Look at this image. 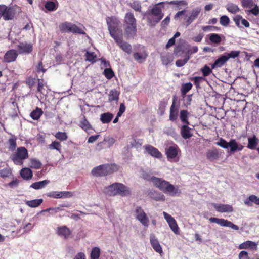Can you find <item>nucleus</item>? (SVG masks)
Wrapping results in <instances>:
<instances>
[{"label": "nucleus", "mask_w": 259, "mask_h": 259, "mask_svg": "<svg viewBox=\"0 0 259 259\" xmlns=\"http://www.w3.org/2000/svg\"><path fill=\"white\" fill-rule=\"evenodd\" d=\"M145 179L151 181L153 184L164 193L171 196H176L180 193V190L178 186H174L161 178L151 177L146 174L143 176Z\"/></svg>", "instance_id": "f257e3e1"}, {"label": "nucleus", "mask_w": 259, "mask_h": 259, "mask_svg": "<svg viewBox=\"0 0 259 259\" xmlns=\"http://www.w3.org/2000/svg\"><path fill=\"white\" fill-rule=\"evenodd\" d=\"M103 192L109 196L120 195L121 196H126L131 194L130 189L122 183H115L110 186L105 187Z\"/></svg>", "instance_id": "f03ea898"}, {"label": "nucleus", "mask_w": 259, "mask_h": 259, "mask_svg": "<svg viewBox=\"0 0 259 259\" xmlns=\"http://www.w3.org/2000/svg\"><path fill=\"white\" fill-rule=\"evenodd\" d=\"M124 33L128 37H133L137 32L136 19L133 14L127 13L124 20Z\"/></svg>", "instance_id": "7ed1b4c3"}, {"label": "nucleus", "mask_w": 259, "mask_h": 259, "mask_svg": "<svg viewBox=\"0 0 259 259\" xmlns=\"http://www.w3.org/2000/svg\"><path fill=\"white\" fill-rule=\"evenodd\" d=\"M118 167L115 164H106L94 168L91 173L94 176H103L110 174L117 170Z\"/></svg>", "instance_id": "20e7f679"}, {"label": "nucleus", "mask_w": 259, "mask_h": 259, "mask_svg": "<svg viewBox=\"0 0 259 259\" xmlns=\"http://www.w3.org/2000/svg\"><path fill=\"white\" fill-rule=\"evenodd\" d=\"M106 22L110 35L115 38L121 34V31L118 28L119 21L114 17H107Z\"/></svg>", "instance_id": "39448f33"}, {"label": "nucleus", "mask_w": 259, "mask_h": 259, "mask_svg": "<svg viewBox=\"0 0 259 259\" xmlns=\"http://www.w3.org/2000/svg\"><path fill=\"white\" fill-rule=\"evenodd\" d=\"M28 157L27 150L24 147H18L15 153L12 154L11 158L14 163L18 165H21L23 161Z\"/></svg>", "instance_id": "423d86ee"}, {"label": "nucleus", "mask_w": 259, "mask_h": 259, "mask_svg": "<svg viewBox=\"0 0 259 259\" xmlns=\"http://www.w3.org/2000/svg\"><path fill=\"white\" fill-rule=\"evenodd\" d=\"M59 29L62 32L73 33L85 34L84 27H78L75 24L68 22H65L59 26Z\"/></svg>", "instance_id": "0eeeda50"}, {"label": "nucleus", "mask_w": 259, "mask_h": 259, "mask_svg": "<svg viewBox=\"0 0 259 259\" xmlns=\"http://www.w3.org/2000/svg\"><path fill=\"white\" fill-rule=\"evenodd\" d=\"M135 217L141 224L144 227H147L149 224L148 217L140 206H136L134 211Z\"/></svg>", "instance_id": "6e6552de"}, {"label": "nucleus", "mask_w": 259, "mask_h": 259, "mask_svg": "<svg viewBox=\"0 0 259 259\" xmlns=\"http://www.w3.org/2000/svg\"><path fill=\"white\" fill-rule=\"evenodd\" d=\"M180 152V150L177 145L170 146L166 149V154L168 160L170 161H178Z\"/></svg>", "instance_id": "1a4fd4ad"}, {"label": "nucleus", "mask_w": 259, "mask_h": 259, "mask_svg": "<svg viewBox=\"0 0 259 259\" xmlns=\"http://www.w3.org/2000/svg\"><path fill=\"white\" fill-rule=\"evenodd\" d=\"M15 14V11L12 8L4 5H0V18H3L5 20H12Z\"/></svg>", "instance_id": "9d476101"}, {"label": "nucleus", "mask_w": 259, "mask_h": 259, "mask_svg": "<svg viewBox=\"0 0 259 259\" xmlns=\"http://www.w3.org/2000/svg\"><path fill=\"white\" fill-rule=\"evenodd\" d=\"M209 220L211 223H215L222 227H229L235 230H238L239 229V227L238 226L224 219H219L211 217L209 218Z\"/></svg>", "instance_id": "9b49d317"}, {"label": "nucleus", "mask_w": 259, "mask_h": 259, "mask_svg": "<svg viewBox=\"0 0 259 259\" xmlns=\"http://www.w3.org/2000/svg\"><path fill=\"white\" fill-rule=\"evenodd\" d=\"M17 52L19 54H29L33 49V45L32 43L26 41L19 42L17 45Z\"/></svg>", "instance_id": "f8f14e48"}, {"label": "nucleus", "mask_w": 259, "mask_h": 259, "mask_svg": "<svg viewBox=\"0 0 259 259\" xmlns=\"http://www.w3.org/2000/svg\"><path fill=\"white\" fill-rule=\"evenodd\" d=\"M164 3V2H162L156 4L151 10V14L155 17L153 21L156 23L159 22L164 16L161 11V8L159 6Z\"/></svg>", "instance_id": "ddd939ff"}, {"label": "nucleus", "mask_w": 259, "mask_h": 259, "mask_svg": "<svg viewBox=\"0 0 259 259\" xmlns=\"http://www.w3.org/2000/svg\"><path fill=\"white\" fill-rule=\"evenodd\" d=\"M163 214L171 230L176 234H178L179 233V229L174 218L165 211L163 212Z\"/></svg>", "instance_id": "4468645a"}, {"label": "nucleus", "mask_w": 259, "mask_h": 259, "mask_svg": "<svg viewBox=\"0 0 259 259\" xmlns=\"http://www.w3.org/2000/svg\"><path fill=\"white\" fill-rule=\"evenodd\" d=\"M200 11L201 8L197 7L193 9L188 15L185 16L184 19L186 21L187 26L191 24L197 18Z\"/></svg>", "instance_id": "2eb2a0df"}, {"label": "nucleus", "mask_w": 259, "mask_h": 259, "mask_svg": "<svg viewBox=\"0 0 259 259\" xmlns=\"http://www.w3.org/2000/svg\"><path fill=\"white\" fill-rule=\"evenodd\" d=\"M18 54L19 53L17 50L14 49L9 50L6 52L4 56V62L7 63L14 62L16 60Z\"/></svg>", "instance_id": "dca6fc26"}, {"label": "nucleus", "mask_w": 259, "mask_h": 259, "mask_svg": "<svg viewBox=\"0 0 259 259\" xmlns=\"http://www.w3.org/2000/svg\"><path fill=\"white\" fill-rule=\"evenodd\" d=\"M72 196L71 192L69 191H52L47 194V196L56 199L69 198Z\"/></svg>", "instance_id": "f3484780"}, {"label": "nucleus", "mask_w": 259, "mask_h": 259, "mask_svg": "<svg viewBox=\"0 0 259 259\" xmlns=\"http://www.w3.org/2000/svg\"><path fill=\"white\" fill-rule=\"evenodd\" d=\"M212 205L214 208L219 212H232L233 211V208L231 205L213 203Z\"/></svg>", "instance_id": "a211bd4d"}, {"label": "nucleus", "mask_w": 259, "mask_h": 259, "mask_svg": "<svg viewBox=\"0 0 259 259\" xmlns=\"http://www.w3.org/2000/svg\"><path fill=\"white\" fill-rule=\"evenodd\" d=\"M150 242L153 249L156 252L159 254H162L163 253L161 246L154 234H151L150 235Z\"/></svg>", "instance_id": "6ab92c4d"}, {"label": "nucleus", "mask_w": 259, "mask_h": 259, "mask_svg": "<svg viewBox=\"0 0 259 259\" xmlns=\"http://www.w3.org/2000/svg\"><path fill=\"white\" fill-rule=\"evenodd\" d=\"M233 20L236 25L239 28H243L244 27H249L250 24L248 21L243 18V17L239 15L235 16L233 18Z\"/></svg>", "instance_id": "aec40b11"}, {"label": "nucleus", "mask_w": 259, "mask_h": 259, "mask_svg": "<svg viewBox=\"0 0 259 259\" xmlns=\"http://www.w3.org/2000/svg\"><path fill=\"white\" fill-rule=\"evenodd\" d=\"M118 45L125 52L130 54L132 52V47L128 43L122 40L120 35L114 38Z\"/></svg>", "instance_id": "412c9836"}, {"label": "nucleus", "mask_w": 259, "mask_h": 259, "mask_svg": "<svg viewBox=\"0 0 259 259\" xmlns=\"http://www.w3.org/2000/svg\"><path fill=\"white\" fill-rule=\"evenodd\" d=\"M207 158L210 161H214L219 158L221 153L216 148L210 149L206 153Z\"/></svg>", "instance_id": "4be33fe9"}, {"label": "nucleus", "mask_w": 259, "mask_h": 259, "mask_svg": "<svg viewBox=\"0 0 259 259\" xmlns=\"http://www.w3.org/2000/svg\"><path fill=\"white\" fill-rule=\"evenodd\" d=\"M57 233L60 237L67 239L70 236L71 231L66 226H63L57 228Z\"/></svg>", "instance_id": "5701e85b"}, {"label": "nucleus", "mask_w": 259, "mask_h": 259, "mask_svg": "<svg viewBox=\"0 0 259 259\" xmlns=\"http://www.w3.org/2000/svg\"><path fill=\"white\" fill-rule=\"evenodd\" d=\"M45 2V8L49 11H54L58 7L59 3L57 0H44Z\"/></svg>", "instance_id": "b1692460"}, {"label": "nucleus", "mask_w": 259, "mask_h": 259, "mask_svg": "<svg viewBox=\"0 0 259 259\" xmlns=\"http://www.w3.org/2000/svg\"><path fill=\"white\" fill-rule=\"evenodd\" d=\"M145 150L146 151L152 156L160 158L162 157L161 153L158 151V150L151 145H146L145 146Z\"/></svg>", "instance_id": "393cba45"}, {"label": "nucleus", "mask_w": 259, "mask_h": 259, "mask_svg": "<svg viewBox=\"0 0 259 259\" xmlns=\"http://www.w3.org/2000/svg\"><path fill=\"white\" fill-rule=\"evenodd\" d=\"M227 61V57H226L224 54L221 55L214 61V63L211 65L212 69L221 67Z\"/></svg>", "instance_id": "a878e982"}, {"label": "nucleus", "mask_w": 259, "mask_h": 259, "mask_svg": "<svg viewBox=\"0 0 259 259\" xmlns=\"http://www.w3.org/2000/svg\"><path fill=\"white\" fill-rule=\"evenodd\" d=\"M239 248L240 249L250 248L253 250H256L257 248V244L254 242L247 241L240 244Z\"/></svg>", "instance_id": "bb28decb"}, {"label": "nucleus", "mask_w": 259, "mask_h": 259, "mask_svg": "<svg viewBox=\"0 0 259 259\" xmlns=\"http://www.w3.org/2000/svg\"><path fill=\"white\" fill-rule=\"evenodd\" d=\"M20 175L23 179L29 180L32 178L33 173L30 168H24L20 171Z\"/></svg>", "instance_id": "cd10ccee"}, {"label": "nucleus", "mask_w": 259, "mask_h": 259, "mask_svg": "<svg viewBox=\"0 0 259 259\" xmlns=\"http://www.w3.org/2000/svg\"><path fill=\"white\" fill-rule=\"evenodd\" d=\"M198 48L196 46L192 47L189 49L187 52H185L184 51H176V54L177 57L182 56L183 54H188L189 56L190 55L196 53L198 52Z\"/></svg>", "instance_id": "c85d7f7f"}, {"label": "nucleus", "mask_w": 259, "mask_h": 259, "mask_svg": "<svg viewBox=\"0 0 259 259\" xmlns=\"http://www.w3.org/2000/svg\"><path fill=\"white\" fill-rule=\"evenodd\" d=\"M244 203L249 206H252L253 203L259 205V198L255 195H251L244 200Z\"/></svg>", "instance_id": "c756f323"}, {"label": "nucleus", "mask_w": 259, "mask_h": 259, "mask_svg": "<svg viewBox=\"0 0 259 259\" xmlns=\"http://www.w3.org/2000/svg\"><path fill=\"white\" fill-rule=\"evenodd\" d=\"M119 94L120 93L115 89L110 90L108 94L109 101L111 102L116 101L117 102L119 99Z\"/></svg>", "instance_id": "7c9ffc66"}, {"label": "nucleus", "mask_w": 259, "mask_h": 259, "mask_svg": "<svg viewBox=\"0 0 259 259\" xmlns=\"http://www.w3.org/2000/svg\"><path fill=\"white\" fill-rule=\"evenodd\" d=\"M181 133L183 138L185 139H189L192 136L191 133V128L188 126L187 124L182 127Z\"/></svg>", "instance_id": "2f4dec72"}, {"label": "nucleus", "mask_w": 259, "mask_h": 259, "mask_svg": "<svg viewBox=\"0 0 259 259\" xmlns=\"http://www.w3.org/2000/svg\"><path fill=\"white\" fill-rule=\"evenodd\" d=\"M49 183V181L45 180L42 181L34 183L30 185V187L38 190L44 188Z\"/></svg>", "instance_id": "473e14b6"}, {"label": "nucleus", "mask_w": 259, "mask_h": 259, "mask_svg": "<svg viewBox=\"0 0 259 259\" xmlns=\"http://www.w3.org/2000/svg\"><path fill=\"white\" fill-rule=\"evenodd\" d=\"M42 202V199H37L32 200H27L25 202V204L30 207L35 208L40 205Z\"/></svg>", "instance_id": "72a5a7b5"}, {"label": "nucleus", "mask_w": 259, "mask_h": 259, "mask_svg": "<svg viewBox=\"0 0 259 259\" xmlns=\"http://www.w3.org/2000/svg\"><path fill=\"white\" fill-rule=\"evenodd\" d=\"M42 114L43 111L41 109L36 107L35 110L31 112L30 116L33 119L37 120L40 118Z\"/></svg>", "instance_id": "f704fd0d"}, {"label": "nucleus", "mask_w": 259, "mask_h": 259, "mask_svg": "<svg viewBox=\"0 0 259 259\" xmlns=\"http://www.w3.org/2000/svg\"><path fill=\"white\" fill-rule=\"evenodd\" d=\"M113 117V115L109 112L103 113L100 116V120L103 123H107L111 121Z\"/></svg>", "instance_id": "c9c22d12"}, {"label": "nucleus", "mask_w": 259, "mask_h": 259, "mask_svg": "<svg viewBox=\"0 0 259 259\" xmlns=\"http://www.w3.org/2000/svg\"><path fill=\"white\" fill-rule=\"evenodd\" d=\"M178 112L177 109L175 108V100L173 101V103L170 108V115L169 119L172 121H175L177 118Z\"/></svg>", "instance_id": "e433bc0d"}, {"label": "nucleus", "mask_w": 259, "mask_h": 259, "mask_svg": "<svg viewBox=\"0 0 259 259\" xmlns=\"http://www.w3.org/2000/svg\"><path fill=\"white\" fill-rule=\"evenodd\" d=\"M248 144L247 147L250 149H254L257 145L258 139L256 136H254L252 137H249L248 138Z\"/></svg>", "instance_id": "4c0bfd02"}, {"label": "nucleus", "mask_w": 259, "mask_h": 259, "mask_svg": "<svg viewBox=\"0 0 259 259\" xmlns=\"http://www.w3.org/2000/svg\"><path fill=\"white\" fill-rule=\"evenodd\" d=\"M226 8L227 10L231 13H236L240 11V9L238 6L233 3L228 4Z\"/></svg>", "instance_id": "58836bf2"}, {"label": "nucleus", "mask_w": 259, "mask_h": 259, "mask_svg": "<svg viewBox=\"0 0 259 259\" xmlns=\"http://www.w3.org/2000/svg\"><path fill=\"white\" fill-rule=\"evenodd\" d=\"M189 115V113L187 110H181L180 114V118L181 121L185 123L186 124H188L189 122L188 120V117Z\"/></svg>", "instance_id": "ea45409f"}, {"label": "nucleus", "mask_w": 259, "mask_h": 259, "mask_svg": "<svg viewBox=\"0 0 259 259\" xmlns=\"http://www.w3.org/2000/svg\"><path fill=\"white\" fill-rule=\"evenodd\" d=\"M192 88V84L190 82L183 84L181 88V93L184 98L187 92H188Z\"/></svg>", "instance_id": "a19ab883"}, {"label": "nucleus", "mask_w": 259, "mask_h": 259, "mask_svg": "<svg viewBox=\"0 0 259 259\" xmlns=\"http://www.w3.org/2000/svg\"><path fill=\"white\" fill-rule=\"evenodd\" d=\"M161 58L162 64L165 65H167L172 62L174 60V57L171 54H166L165 55L162 56Z\"/></svg>", "instance_id": "79ce46f5"}, {"label": "nucleus", "mask_w": 259, "mask_h": 259, "mask_svg": "<svg viewBox=\"0 0 259 259\" xmlns=\"http://www.w3.org/2000/svg\"><path fill=\"white\" fill-rule=\"evenodd\" d=\"M100 255V249L98 247L92 248L90 257L91 259H99Z\"/></svg>", "instance_id": "37998d69"}, {"label": "nucleus", "mask_w": 259, "mask_h": 259, "mask_svg": "<svg viewBox=\"0 0 259 259\" xmlns=\"http://www.w3.org/2000/svg\"><path fill=\"white\" fill-rule=\"evenodd\" d=\"M80 126L87 132H90V130H91V126L89 122L85 118H83V119L80 121Z\"/></svg>", "instance_id": "c03bdc74"}, {"label": "nucleus", "mask_w": 259, "mask_h": 259, "mask_svg": "<svg viewBox=\"0 0 259 259\" xmlns=\"http://www.w3.org/2000/svg\"><path fill=\"white\" fill-rule=\"evenodd\" d=\"M184 54V59H179L176 62V65L177 67H180L184 66L189 60L190 56L188 54Z\"/></svg>", "instance_id": "a18cd8bd"}, {"label": "nucleus", "mask_w": 259, "mask_h": 259, "mask_svg": "<svg viewBox=\"0 0 259 259\" xmlns=\"http://www.w3.org/2000/svg\"><path fill=\"white\" fill-rule=\"evenodd\" d=\"M238 142L235 139H231L228 142V148H230V152L234 153L237 151V148H238L237 146Z\"/></svg>", "instance_id": "49530a36"}, {"label": "nucleus", "mask_w": 259, "mask_h": 259, "mask_svg": "<svg viewBox=\"0 0 259 259\" xmlns=\"http://www.w3.org/2000/svg\"><path fill=\"white\" fill-rule=\"evenodd\" d=\"M245 12L247 15L252 14L254 16H257L259 14V7L257 4H254L253 8L246 10Z\"/></svg>", "instance_id": "de8ad7c7"}, {"label": "nucleus", "mask_w": 259, "mask_h": 259, "mask_svg": "<svg viewBox=\"0 0 259 259\" xmlns=\"http://www.w3.org/2000/svg\"><path fill=\"white\" fill-rule=\"evenodd\" d=\"M146 57V55L145 54H140L139 53H135L134 54V58L135 60L139 63L143 62Z\"/></svg>", "instance_id": "09e8293b"}, {"label": "nucleus", "mask_w": 259, "mask_h": 259, "mask_svg": "<svg viewBox=\"0 0 259 259\" xmlns=\"http://www.w3.org/2000/svg\"><path fill=\"white\" fill-rule=\"evenodd\" d=\"M130 6L136 11L139 12L141 11V5L139 1H135L133 2L130 3Z\"/></svg>", "instance_id": "8fccbe9b"}, {"label": "nucleus", "mask_w": 259, "mask_h": 259, "mask_svg": "<svg viewBox=\"0 0 259 259\" xmlns=\"http://www.w3.org/2000/svg\"><path fill=\"white\" fill-rule=\"evenodd\" d=\"M240 54V51H231L230 53H226L224 54L226 57H227V60H228L230 58H235L237 57Z\"/></svg>", "instance_id": "3c124183"}, {"label": "nucleus", "mask_w": 259, "mask_h": 259, "mask_svg": "<svg viewBox=\"0 0 259 259\" xmlns=\"http://www.w3.org/2000/svg\"><path fill=\"white\" fill-rule=\"evenodd\" d=\"M209 40L213 43L219 44L221 41V38L218 34L212 33L210 35Z\"/></svg>", "instance_id": "603ef678"}, {"label": "nucleus", "mask_w": 259, "mask_h": 259, "mask_svg": "<svg viewBox=\"0 0 259 259\" xmlns=\"http://www.w3.org/2000/svg\"><path fill=\"white\" fill-rule=\"evenodd\" d=\"M86 60L92 62L94 63L95 62V59L96 58V55L95 53L92 52L87 51L85 54Z\"/></svg>", "instance_id": "864d4df0"}, {"label": "nucleus", "mask_w": 259, "mask_h": 259, "mask_svg": "<svg viewBox=\"0 0 259 259\" xmlns=\"http://www.w3.org/2000/svg\"><path fill=\"white\" fill-rule=\"evenodd\" d=\"M49 149L51 150H56L58 151H60L61 149V145L60 143L57 141H54L52 142L49 146Z\"/></svg>", "instance_id": "5fc2aeb1"}, {"label": "nucleus", "mask_w": 259, "mask_h": 259, "mask_svg": "<svg viewBox=\"0 0 259 259\" xmlns=\"http://www.w3.org/2000/svg\"><path fill=\"white\" fill-rule=\"evenodd\" d=\"M230 22L229 18L226 15H223L220 19V23L221 25L226 27Z\"/></svg>", "instance_id": "6e6d98bb"}, {"label": "nucleus", "mask_w": 259, "mask_h": 259, "mask_svg": "<svg viewBox=\"0 0 259 259\" xmlns=\"http://www.w3.org/2000/svg\"><path fill=\"white\" fill-rule=\"evenodd\" d=\"M241 3L242 6L246 8H251L255 4L253 0H242Z\"/></svg>", "instance_id": "4d7b16f0"}, {"label": "nucleus", "mask_w": 259, "mask_h": 259, "mask_svg": "<svg viewBox=\"0 0 259 259\" xmlns=\"http://www.w3.org/2000/svg\"><path fill=\"white\" fill-rule=\"evenodd\" d=\"M55 137L60 141H64L67 139V136L66 133L58 132L55 135Z\"/></svg>", "instance_id": "13d9d810"}, {"label": "nucleus", "mask_w": 259, "mask_h": 259, "mask_svg": "<svg viewBox=\"0 0 259 259\" xmlns=\"http://www.w3.org/2000/svg\"><path fill=\"white\" fill-rule=\"evenodd\" d=\"M41 163L40 161L36 159H32L31 160L30 167L35 169H38L40 167Z\"/></svg>", "instance_id": "bf43d9fd"}, {"label": "nucleus", "mask_w": 259, "mask_h": 259, "mask_svg": "<svg viewBox=\"0 0 259 259\" xmlns=\"http://www.w3.org/2000/svg\"><path fill=\"white\" fill-rule=\"evenodd\" d=\"M104 74L108 79H111L114 76V72L111 69L107 68L104 71Z\"/></svg>", "instance_id": "052dcab7"}, {"label": "nucleus", "mask_w": 259, "mask_h": 259, "mask_svg": "<svg viewBox=\"0 0 259 259\" xmlns=\"http://www.w3.org/2000/svg\"><path fill=\"white\" fill-rule=\"evenodd\" d=\"M9 149L11 151L14 150L16 147V138H12L9 139Z\"/></svg>", "instance_id": "680f3d73"}, {"label": "nucleus", "mask_w": 259, "mask_h": 259, "mask_svg": "<svg viewBox=\"0 0 259 259\" xmlns=\"http://www.w3.org/2000/svg\"><path fill=\"white\" fill-rule=\"evenodd\" d=\"M216 144L224 149L228 148V142L222 138H221Z\"/></svg>", "instance_id": "e2e57ef3"}, {"label": "nucleus", "mask_w": 259, "mask_h": 259, "mask_svg": "<svg viewBox=\"0 0 259 259\" xmlns=\"http://www.w3.org/2000/svg\"><path fill=\"white\" fill-rule=\"evenodd\" d=\"M201 71L204 76H207L212 72L211 69L207 65L201 69Z\"/></svg>", "instance_id": "0e129e2a"}, {"label": "nucleus", "mask_w": 259, "mask_h": 259, "mask_svg": "<svg viewBox=\"0 0 259 259\" xmlns=\"http://www.w3.org/2000/svg\"><path fill=\"white\" fill-rule=\"evenodd\" d=\"M18 36L12 31H11L8 35L9 39L11 41L12 43H15L18 39Z\"/></svg>", "instance_id": "69168bd1"}, {"label": "nucleus", "mask_w": 259, "mask_h": 259, "mask_svg": "<svg viewBox=\"0 0 259 259\" xmlns=\"http://www.w3.org/2000/svg\"><path fill=\"white\" fill-rule=\"evenodd\" d=\"M203 31L205 32L212 31L214 30H219V28L213 26H205L202 27Z\"/></svg>", "instance_id": "338daca9"}, {"label": "nucleus", "mask_w": 259, "mask_h": 259, "mask_svg": "<svg viewBox=\"0 0 259 259\" xmlns=\"http://www.w3.org/2000/svg\"><path fill=\"white\" fill-rule=\"evenodd\" d=\"M11 174L10 170L7 168H5L0 171V176L2 178L8 177Z\"/></svg>", "instance_id": "774afa93"}]
</instances>
